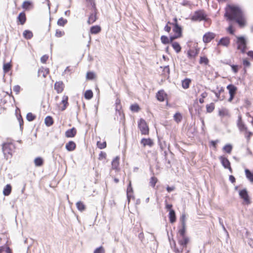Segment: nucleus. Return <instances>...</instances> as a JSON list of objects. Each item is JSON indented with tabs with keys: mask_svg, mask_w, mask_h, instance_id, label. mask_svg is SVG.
I'll return each mask as SVG.
<instances>
[{
	"mask_svg": "<svg viewBox=\"0 0 253 253\" xmlns=\"http://www.w3.org/2000/svg\"><path fill=\"white\" fill-rule=\"evenodd\" d=\"M112 168L113 169H117L119 166V157H115L112 162Z\"/></svg>",
	"mask_w": 253,
	"mask_h": 253,
	"instance_id": "obj_27",
	"label": "nucleus"
},
{
	"mask_svg": "<svg viewBox=\"0 0 253 253\" xmlns=\"http://www.w3.org/2000/svg\"><path fill=\"white\" fill-rule=\"evenodd\" d=\"M23 36L26 39H30L33 37V33L30 31L25 30L23 32Z\"/></svg>",
	"mask_w": 253,
	"mask_h": 253,
	"instance_id": "obj_36",
	"label": "nucleus"
},
{
	"mask_svg": "<svg viewBox=\"0 0 253 253\" xmlns=\"http://www.w3.org/2000/svg\"><path fill=\"white\" fill-rule=\"evenodd\" d=\"M68 97L66 95H64L62 97L61 104H62L63 105V106L61 107V108H60V110L61 111H64L66 108V107L68 104Z\"/></svg>",
	"mask_w": 253,
	"mask_h": 253,
	"instance_id": "obj_19",
	"label": "nucleus"
},
{
	"mask_svg": "<svg viewBox=\"0 0 253 253\" xmlns=\"http://www.w3.org/2000/svg\"><path fill=\"white\" fill-rule=\"evenodd\" d=\"M186 226L183 225H182V228L178 230V234H179V237H184L186 236L185 235L186 233Z\"/></svg>",
	"mask_w": 253,
	"mask_h": 253,
	"instance_id": "obj_28",
	"label": "nucleus"
},
{
	"mask_svg": "<svg viewBox=\"0 0 253 253\" xmlns=\"http://www.w3.org/2000/svg\"><path fill=\"white\" fill-rule=\"evenodd\" d=\"M172 46L177 53H178L181 51V46L178 42H173L172 43Z\"/></svg>",
	"mask_w": 253,
	"mask_h": 253,
	"instance_id": "obj_32",
	"label": "nucleus"
},
{
	"mask_svg": "<svg viewBox=\"0 0 253 253\" xmlns=\"http://www.w3.org/2000/svg\"><path fill=\"white\" fill-rule=\"evenodd\" d=\"M39 76H42L45 78L47 75L49 73V69L48 68H41L39 70Z\"/></svg>",
	"mask_w": 253,
	"mask_h": 253,
	"instance_id": "obj_21",
	"label": "nucleus"
},
{
	"mask_svg": "<svg viewBox=\"0 0 253 253\" xmlns=\"http://www.w3.org/2000/svg\"><path fill=\"white\" fill-rule=\"evenodd\" d=\"M236 43L237 49L240 50L242 53H245L247 49V41L243 36H237Z\"/></svg>",
	"mask_w": 253,
	"mask_h": 253,
	"instance_id": "obj_3",
	"label": "nucleus"
},
{
	"mask_svg": "<svg viewBox=\"0 0 253 253\" xmlns=\"http://www.w3.org/2000/svg\"><path fill=\"white\" fill-rule=\"evenodd\" d=\"M67 22V20L60 18L57 21V24L59 26H63Z\"/></svg>",
	"mask_w": 253,
	"mask_h": 253,
	"instance_id": "obj_49",
	"label": "nucleus"
},
{
	"mask_svg": "<svg viewBox=\"0 0 253 253\" xmlns=\"http://www.w3.org/2000/svg\"><path fill=\"white\" fill-rule=\"evenodd\" d=\"M218 114L221 117H224L228 115V111L226 109H222L219 111Z\"/></svg>",
	"mask_w": 253,
	"mask_h": 253,
	"instance_id": "obj_45",
	"label": "nucleus"
},
{
	"mask_svg": "<svg viewBox=\"0 0 253 253\" xmlns=\"http://www.w3.org/2000/svg\"><path fill=\"white\" fill-rule=\"evenodd\" d=\"M34 7L33 2L30 0L24 1L22 5V7L25 10H30Z\"/></svg>",
	"mask_w": 253,
	"mask_h": 253,
	"instance_id": "obj_13",
	"label": "nucleus"
},
{
	"mask_svg": "<svg viewBox=\"0 0 253 253\" xmlns=\"http://www.w3.org/2000/svg\"><path fill=\"white\" fill-rule=\"evenodd\" d=\"M97 147L100 149L105 148L106 147V142H99L98 141L97 143Z\"/></svg>",
	"mask_w": 253,
	"mask_h": 253,
	"instance_id": "obj_50",
	"label": "nucleus"
},
{
	"mask_svg": "<svg viewBox=\"0 0 253 253\" xmlns=\"http://www.w3.org/2000/svg\"><path fill=\"white\" fill-rule=\"evenodd\" d=\"M17 19L20 24L23 25L26 21V17L25 13L21 12L19 14Z\"/></svg>",
	"mask_w": 253,
	"mask_h": 253,
	"instance_id": "obj_20",
	"label": "nucleus"
},
{
	"mask_svg": "<svg viewBox=\"0 0 253 253\" xmlns=\"http://www.w3.org/2000/svg\"><path fill=\"white\" fill-rule=\"evenodd\" d=\"M214 109V105L213 103H211L206 105V110L208 113L212 112Z\"/></svg>",
	"mask_w": 253,
	"mask_h": 253,
	"instance_id": "obj_37",
	"label": "nucleus"
},
{
	"mask_svg": "<svg viewBox=\"0 0 253 253\" xmlns=\"http://www.w3.org/2000/svg\"><path fill=\"white\" fill-rule=\"evenodd\" d=\"M174 23H171L169 22L168 24L172 25L173 26L172 31L174 34L173 36L170 37V42H172L174 40L180 38L182 36V29L180 26L178 25L177 20L176 18L174 19Z\"/></svg>",
	"mask_w": 253,
	"mask_h": 253,
	"instance_id": "obj_2",
	"label": "nucleus"
},
{
	"mask_svg": "<svg viewBox=\"0 0 253 253\" xmlns=\"http://www.w3.org/2000/svg\"><path fill=\"white\" fill-rule=\"evenodd\" d=\"M208 96V93L206 91L203 92L200 95L199 98V102L200 103H203L204 102V98L207 97Z\"/></svg>",
	"mask_w": 253,
	"mask_h": 253,
	"instance_id": "obj_44",
	"label": "nucleus"
},
{
	"mask_svg": "<svg viewBox=\"0 0 253 253\" xmlns=\"http://www.w3.org/2000/svg\"><path fill=\"white\" fill-rule=\"evenodd\" d=\"M224 91V90L222 88V87L220 88V89L218 90V92H215V91H213V92L214 93L216 97L217 98V99H220V100H222L223 98H221L220 96V94L221 92H223Z\"/></svg>",
	"mask_w": 253,
	"mask_h": 253,
	"instance_id": "obj_53",
	"label": "nucleus"
},
{
	"mask_svg": "<svg viewBox=\"0 0 253 253\" xmlns=\"http://www.w3.org/2000/svg\"><path fill=\"white\" fill-rule=\"evenodd\" d=\"M76 148V144L72 141H69L66 144V148L69 151H73Z\"/></svg>",
	"mask_w": 253,
	"mask_h": 253,
	"instance_id": "obj_22",
	"label": "nucleus"
},
{
	"mask_svg": "<svg viewBox=\"0 0 253 253\" xmlns=\"http://www.w3.org/2000/svg\"><path fill=\"white\" fill-rule=\"evenodd\" d=\"M94 253H105V250L102 246H100L94 250Z\"/></svg>",
	"mask_w": 253,
	"mask_h": 253,
	"instance_id": "obj_52",
	"label": "nucleus"
},
{
	"mask_svg": "<svg viewBox=\"0 0 253 253\" xmlns=\"http://www.w3.org/2000/svg\"><path fill=\"white\" fill-rule=\"evenodd\" d=\"M76 130L74 127L67 130L65 132V136L67 137H73L76 134Z\"/></svg>",
	"mask_w": 253,
	"mask_h": 253,
	"instance_id": "obj_17",
	"label": "nucleus"
},
{
	"mask_svg": "<svg viewBox=\"0 0 253 253\" xmlns=\"http://www.w3.org/2000/svg\"><path fill=\"white\" fill-rule=\"evenodd\" d=\"M93 96V92L91 90H87L85 92L84 97L86 99H90Z\"/></svg>",
	"mask_w": 253,
	"mask_h": 253,
	"instance_id": "obj_38",
	"label": "nucleus"
},
{
	"mask_svg": "<svg viewBox=\"0 0 253 253\" xmlns=\"http://www.w3.org/2000/svg\"><path fill=\"white\" fill-rule=\"evenodd\" d=\"M48 55H44L41 57V61L42 63H45L46 62V61H47V60L48 59Z\"/></svg>",
	"mask_w": 253,
	"mask_h": 253,
	"instance_id": "obj_64",
	"label": "nucleus"
},
{
	"mask_svg": "<svg viewBox=\"0 0 253 253\" xmlns=\"http://www.w3.org/2000/svg\"><path fill=\"white\" fill-rule=\"evenodd\" d=\"M122 109V106L121 105V101L120 99L117 98L116 100V110L118 111L119 114H121V110Z\"/></svg>",
	"mask_w": 253,
	"mask_h": 253,
	"instance_id": "obj_34",
	"label": "nucleus"
},
{
	"mask_svg": "<svg viewBox=\"0 0 253 253\" xmlns=\"http://www.w3.org/2000/svg\"><path fill=\"white\" fill-rule=\"evenodd\" d=\"M215 35L212 32H208L206 33L203 38V42L205 43H208L210 42L212 39L214 38Z\"/></svg>",
	"mask_w": 253,
	"mask_h": 253,
	"instance_id": "obj_11",
	"label": "nucleus"
},
{
	"mask_svg": "<svg viewBox=\"0 0 253 253\" xmlns=\"http://www.w3.org/2000/svg\"><path fill=\"white\" fill-rule=\"evenodd\" d=\"M190 241V239L188 236H184V237H178V243L180 245L183 246V247H186L187 244L189 243Z\"/></svg>",
	"mask_w": 253,
	"mask_h": 253,
	"instance_id": "obj_10",
	"label": "nucleus"
},
{
	"mask_svg": "<svg viewBox=\"0 0 253 253\" xmlns=\"http://www.w3.org/2000/svg\"><path fill=\"white\" fill-rule=\"evenodd\" d=\"M0 253H12L10 249L7 247H1L0 248Z\"/></svg>",
	"mask_w": 253,
	"mask_h": 253,
	"instance_id": "obj_40",
	"label": "nucleus"
},
{
	"mask_svg": "<svg viewBox=\"0 0 253 253\" xmlns=\"http://www.w3.org/2000/svg\"><path fill=\"white\" fill-rule=\"evenodd\" d=\"M95 77V75L93 72H89L86 74V78L87 79L92 80Z\"/></svg>",
	"mask_w": 253,
	"mask_h": 253,
	"instance_id": "obj_54",
	"label": "nucleus"
},
{
	"mask_svg": "<svg viewBox=\"0 0 253 253\" xmlns=\"http://www.w3.org/2000/svg\"><path fill=\"white\" fill-rule=\"evenodd\" d=\"M191 83V80L189 79H186L183 80L182 82V86L183 88L184 89H187L189 87L190 83Z\"/></svg>",
	"mask_w": 253,
	"mask_h": 253,
	"instance_id": "obj_30",
	"label": "nucleus"
},
{
	"mask_svg": "<svg viewBox=\"0 0 253 253\" xmlns=\"http://www.w3.org/2000/svg\"><path fill=\"white\" fill-rule=\"evenodd\" d=\"M20 89H21L20 86L18 85H15L13 87V90L17 94L19 93Z\"/></svg>",
	"mask_w": 253,
	"mask_h": 253,
	"instance_id": "obj_62",
	"label": "nucleus"
},
{
	"mask_svg": "<svg viewBox=\"0 0 253 253\" xmlns=\"http://www.w3.org/2000/svg\"><path fill=\"white\" fill-rule=\"evenodd\" d=\"M138 127L142 134H147L149 132V128L146 122L142 119H141L138 123Z\"/></svg>",
	"mask_w": 253,
	"mask_h": 253,
	"instance_id": "obj_5",
	"label": "nucleus"
},
{
	"mask_svg": "<svg viewBox=\"0 0 253 253\" xmlns=\"http://www.w3.org/2000/svg\"><path fill=\"white\" fill-rule=\"evenodd\" d=\"M227 88L228 89L230 94V97L228 99V101L231 102L237 90V88L233 84H229L227 86Z\"/></svg>",
	"mask_w": 253,
	"mask_h": 253,
	"instance_id": "obj_6",
	"label": "nucleus"
},
{
	"mask_svg": "<svg viewBox=\"0 0 253 253\" xmlns=\"http://www.w3.org/2000/svg\"><path fill=\"white\" fill-rule=\"evenodd\" d=\"M64 34H65V33L64 31H61L59 30H57L56 31V33H55V36L58 38H59V37H61L62 36H63Z\"/></svg>",
	"mask_w": 253,
	"mask_h": 253,
	"instance_id": "obj_59",
	"label": "nucleus"
},
{
	"mask_svg": "<svg viewBox=\"0 0 253 253\" xmlns=\"http://www.w3.org/2000/svg\"><path fill=\"white\" fill-rule=\"evenodd\" d=\"M219 159L222 163V166L225 168L228 169L231 171L232 169L230 167V163L229 160L226 158H225L223 156H221L219 158Z\"/></svg>",
	"mask_w": 253,
	"mask_h": 253,
	"instance_id": "obj_12",
	"label": "nucleus"
},
{
	"mask_svg": "<svg viewBox=\"0 0 253 253\" xmlns=\"http://www.w3.org/2000/svg\"><path fill=\"white\" fill-rule=\"evenodd\" d=\"M157 181H158V179L156 177L153 176V177H152L150 179V185L153 187H154L156 183L157 182Z\"/></svg>",
	"mask_w": 253,
	"mask_h": 253,
	"instance_id": "obj_48",
	"label": "nucleus"
},
{
	"mask_svg": "<svg viewBox=\"0 0 253 253\" xmlns=\"http://www.w3.org/2000/svg\"><path fill=\"white\" fill-rule=\"evenodd\" d=\"M243 64L245 68L249 67L251 65L250 62L247 59H244L243 60Z\"/></svg>",
	"mask_w": 253,
	"mask_h": 253,
	"instance_id": "obj_56",
	"label": "nucleus"
},
{
	"mask_svg": "<svg viewBox=\"0 0 253 253\" xmlns=\"http://www.w3.org/2000/svg\"><path fill=\"white\" fill-rule=\"evenodd\" d=\"M245 173L247 177L250 181L253 182V173L251 172L249 169L245 170Z\"/></svg>",
	"mask_w": 253,
	"mask_h": 253,
	"instance_id": "obj_33",
	"label": "nucleus"
},
{
	"mask_svg": "<svg viewBox=\"0 0 253 253\" xmlns=\"http://www.w3.org/2000/svg\"><path fill=\"white\" fill-rule=\"evenodd\" d=\"M223 149L224 151L227 152V153L230 154L231 152L232 149V146L230 144H226L224 146Z\"/></svg>",
	"mask_w": 253,
	"mask_h": 253,
	"instance_id": "obj_41",
	"label": "nucleus"
},
{
	"mask_svg": "<svg viewBox=\"0 0 253 253\" xmlns=\"http://www.w3.org/2000/svg\"><path fill=\"white\" fill-rule=\"evenodd\" d=\"M227 31L231 35L234 34V30L233 29V26L231 24H230L229 27L227 28Z\"/></svg>",
	"mask_w": 253,
	"mask_h": 253,
	"instance_id": "obj_60",
	"label": "nucleus"
},
{
	"mask_svg": "<svg viewBox=\"0 0 253 253\" xmlns=\"http://www.w3.org/2000/svg\"><path fill=\"white\" fill-rule=\"evenodd\" d=\"M205 15L202 11H198L195 12L192 16V20L195 21H201L205 18Z\"/></svg>",
	"mask_w": 253,
	"mask_h": 253,
	"instance_id": "obj_9",
	"label": "nucleus"
},
{
	"mask_svg": "<svg viewBox=\"0 0 253 253\" xmlns=\"http://www.w3.org/2000/svg\"><path fill=\"white\" fill-rule=\"evenodd\" d=\"M76 206H77V209L81 211H84L85 209V205H84V204L81 202V201H79L77 203H76Z\"/></svg>",
	"mask_w": 253,
	"mask_h": 253,
	"instance_id": "obj_29",
	"label": "nucleus"
},
{
	"mask_svg": "<svg viewBox=\"0 0 253 253\" xmlns=\"http://www.w3.org/2000/svg\"><path fill=\"white\" fill-rule=\"evenodd\" d=\"M169 221L171 223H173L176 220L175 211L173 210H170L169 212Z\"/></svg>",
	"mask_w": 253,
	"mask_h": 253,
	"instance_id": "obj_26",
	"label": "nucleus"
},
{
	"mask_svg": "<svg viewBox=\"0 0 253 253\" xmlns=\"http://www.w3.org/2000/svg\"><path fill=\"white\" fill-rule=\"evenodd\" d=\"M185 220H186V216H185V215L183 214L181 217H180V220L181 221V224L182 225H186V222H185Z\"/></svg>",
	"mask_w": 253,
	"mask_h": 253,
	"instance_id": "obj_63",
	"label": "nucleus"
},
{
	"mask_svg": "<svg viewBox=\"0 0 253 253\" xmlns=\"http://www.w3.org/2000/svg\"><path fill=\"white\" fill-rule=\"evenodd\" d=\"M34 163L36 166H41L43 164V160L40 157L36 158L34 160Z\"/></svg>",
	"mask_w": 253,
	"mask_h": 253,
	"instance_id": "obj_35",
	"label": "nucleus"
},
{
	"mask_svg": "<svg viewBox=\"0 0 253 253\" xmlns=\"http://www.w3.org/2000/svg\"><path fill=\"white\" fill-rule=\"evenodd\" d=\"M44 122L45 125L48 126H51L53 123V119L50 116H47L45 118Z\"/></svg>",
	"mask_w": 253,
	"mask_h": 253,
	"instance_id": "obj_31",
	"label": "nucleus"
},
{
	"mask_svg": "<svg viewBox=\"0 0 253 253\" xmlns=\"http://www.w3.org/2000/svg\"><path fill=\"white\" fill-rule=\"evenodd\" d=\"M141 143L143 145V146H146L147 145L152 146L153 144L152 140L150 138L142 139L141 141Z\"/></svg>",
	"mask_w": 253,
	"mask_h": 253,
	"instance_id": "obj_23",
	"label": "nucleus"
},
{
	"mask_svg": "<svg viewBox=\"0 0 253 253\" xmlns=\"http://www.w3.org/2000/svg\"><path fill=\"white\" fill-rule=\"evenodd\" d=\"M13 147V145L10 143H5L3 145L2 151L6 159L12 155Z\"/></svg>",
	"mask_w": 253,
	"mask_h": 253,
	"instance_id": "obj_4",
	"label": "nucleus"
},
{
	"mask_svg": "<svg viewBox=\"0 0 253 253\" xmlns=\"http://www.w3.org/2000/svg\"><path fill=\"white\" fill-rule=\"evenodd\" d=\"M54 89L58 93H61L64 89V84L62 82H57L54 84Z\"/></svg>",
	"mask_w": 253,
	"mask_h": 253,
	"instance_id": "obj_15",
	"label": "nucleus"
},
{
	"mask_svg": "<svg viewBox=\"0 0 253 253\" xmlns=\"http://www.w3.org/2000/svg\"><path fill=\"white\" fill-rule=\"evenodd\" d=\"M101 30V28L99 26L96 25L91 27L90 32L92 34H97Z\"/></svg>",
	"mask_w": 253,
	"mask_h": 253,
	"instance_id": "obj_24",
	"label": "nucleus"
},
{
	"mask_svg": "<svg viewBox=\"0 0 253 253\" xmlns=\"http://www.w3.org/2000/svg\"><path fill=\"white\" fill-rule=\"evenodd\" d=\"M156 96L158 100L164 101L167 96V94L164 90H160L157 93Z\"/></svg>",
	"mask_w": 253,
	"mask_h": 253,
	"instance_id": "obj_16",
	"label": "nucleus"
},
{
	"mask_svg": "<svg viewBox=\"0 0 253 253\" xmlns=\"http://www.w3.org/2000/svg\"><path fill=\"white\" fill-rule=\"evenodd\" d=\"M230 42V39L228 37H224L221 38L218 42L217 45H222L225 47L228 46Z\"/></svg>",
	"mask_w": 253,
	"mask_h": 253,
	"instance_id": "obj_14",
	"label": "nucleus"
},
{
	"mask_svg": "<svg viewBox=\"0 0 253 253\" xmlns=\"http://www.w3.org/2000/svg\"><path fill=\"white\" fill-rule=\"evenodd\" d=\"M94 12L91 13L88 17L87 20V23L88 24H92L96 20V10L94 9Z\"/></svg>",
	"mask_w": 253,
	"mask_h": 253,
	"instance_id": "obj_18",
	"label": "nucleus"
},
{
	"mask_svg": "<svg viewBox=\"0 0 253 253\" xmlns=\"http://www.w3.org/2000/svg\"><path fill=\"white\" fill-rule=\"evenodd\" d=\"M161 40L162 42L164 44L169 43L170 42V39L169 40L166 36H162L161 38Z\"/></svg>",
	"mask_w": 253,
	"mask_h": 253,
	"instance_id": "obj_47",
	"label": "nucleus"
},
{
	"mask_svg": "<svg viewBox=\"0 0 253 253\" xmlns=\"http://www.w3.org/2000/svg\"><path fill=\"white\" fill-rule=\"evenodd\" d=\"M26 118L29 121H32L35 119V116L32 113H29L27 114Z\"/></svg>",
	"mask_w": 253,
	"mask_h": 253,
	"instance_id": "obj_55",
	"label": "nucleus"
},
{
	"mask_svg": "<svg viewBox=\"0 0 253 253\" xmlns=\"http://www.w3.org/2000/svg\"><path fill=\"white\" fill-rule=\"evenodd\" d=\"M11 68V65L10 63H7L3 64V70L4 73L8 72Z\"/></svg>",
	"mask_w": 253,
	"mask_h": 253,
	"instance_id": "obj_39",
	"label": "nucleus"
},
{
	"mask_svg": "<svg viewBox=\"0 0 253 253\" xmlns=\"http://www.w3.org/2000/svg\"><path fill=\"white\" fill-rule=\"evenodd\" d=\"M244 135L245 137L247 138V141L249 142L250 140L251 137L253 135V133L251 131H249L247 130V132H244Z\"/></svg>",
	"mask_w": 253,
	"mask_h": 253,
	"instance_id": "obj_51",
	"label": "nucleus"
},
{
	"mask_svg": "<svg viewBox=\"0 0 253 253\" xmlns=\"http://www.w3.org/2000/svg\"><path fill=\"white\" fill-rule=\"evenodd\" d=\"M132 192V188L131 185V181H129V184H128V186L127 188V195L128 199H129V193H131Z\"/></svg>",
	"mask_w": 253,
	"mask_h": 253,
	"instance_id": "obj_58",
	"label": "nucleus"
},
{
	"mask_svg": "<svg viewBox=\"0 0 253 253\" xmlns=\"http://www.w3.org/2000/svg\"><path fill=\"white\" fill-rule=\"evenodd\" d=\"M11 192V186L10 184H7L4 188L3 194L4 196H8Z\"/></svg>",
	"mask_w": 253,
	"mask_h": 253,
	"instance_id": "obj_25",
	"label": "nucleus"
},
{
	"mask_svg": "<svg viewBox=\"0 0 253 253\" xmlns=\"http://www.w3.org/2000/svg\"><path fill=\"white\" fill-rule=\"evenodd\" d=\"M199 62L201 64L207 65L209 63V59L205 56L201 57Z\"/></svg>",
	"mask_w": 253,
	"mask_h": 253,
	"instance_id": "obj_46",
	"label": "nucleus"
},
{
	"mask_svg": "<svg viewBox=\"0 0 253 253\" xmlns=\"http://www.w3.org/2000/svg\"><path fill=\"white\" fill-rule=\"evenodd\" d=\"M224 16L228 20H235L241 28H243L247 25L245 14L241 8L238 6L229 5Z\"/></svg>",
	"mask_w": 253,
	"mask_h": 253,
	"instance_id": "obj_1",
	"label": "nucleus"
},
{
	"mask_svg": "<svg viewBox=\"0 0 253 253\" xmlns=\"http://www.w3.org/2000/svg\"><path fill=\"white\" fill-rule=\"evenodd\" d=\"M174 120L177 123H179L181 121L182 116L180 113H176L174 115Z\"/></svg>",
	"mask_w": 253,
	"mask_h": 253,
	"instance_id": "obj_42",
	"label": "nucleus"
},
{
	"mask_svg": "<svg viewBox=\"0 0 253 253\" xmlns=\"http://www.w3.org/2000/svg\"><path fill=\"white\" fill-rule=\"evenodd\" d=\"M237 126L240 131L242 132H247L248 128L242 120V117L241 115H239L237 121Z\"/></svg>",
	"mask_w": 253,
	"mask_h": 253,
	"instance_id": "obj_7",
	"label": "nucleus"
},
{
	"mask_svg": "<svg viewBox=\"0 0 253 253\" xmlns=\"http://www.w3.org/2000/svg\"><path fill=\"white\" fill-rule=\"evenodd\" d=\"M239 195L240 197L244 200L245 204H250V199L248 194V192L246 189H243L240 191Z\"/></svg>",
	"mask_w": 253,
	"mask_h": 253,
	"instance_id": "obj_8",
	"label": "nucleus"
},
{
	"mask_svg": "<svg viewBox=\"0 0 253 253\" xmlns=\"http://www.w3.org/2000/svg\"><path fill=\"white\" fill-rule=\"evenodd\" d=\"M130 109L132 111L138 112L139 110V107L137 104H133L130 106Z\"/></svg>",
	"mask_w": 253,
	"mask_h": 253,
	"instance_id": "obj_57",
	"label": "nucleus"
},
{
	"mask_svg": "<svg viewBox=\"0 0 253 253\" xmlns=\"http://www.w3.org/2000/svg\"><path fill=\"white\" fill-rule=\"evenodd\" d=\"M87 3L88 4H90L92 6V7L93 8V9L95 10H96V7H95V3L94 2V0H86Z\"/></svg>",
	"mask_w": 253,
	"mask_h": 253,
	"instance_id": "obj_61",
	"label": "nucleus"
},
{
	"mask_svg": "<svg viewBox=\"0 0 253 253\" xmlns=\"http://www.w3.org/2000/svg\"><path fill=\"white\" fill-rule=\"evenodd\" d=\"M187 54L190 58H193L195 57L197 54V53L194 50H190L188 51Z\"/></svg>",
	"mask_w": 253,
	"mask_h": 253,
	"instance_id": "obj_43",
	"label": "nucleus"
}]
</instances>
